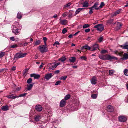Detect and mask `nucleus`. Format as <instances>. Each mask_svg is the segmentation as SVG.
Here are the masks:
<instances>
[{"instance_id":"nucleus-59","label":"nucleus","mask_w":128,"mask_h":128,"mask_svg":"<svg viewBox=\"0 0 128 128\" xmlns=\"http://www.w3.org/2000/svg\"><path fill=\"white\" fill-rule=\"evenodd\" d=\"M4 70H5V69H0V72H4Z\"/></svg>"},{"instance_id":"nucleus-8","label":"nucleus","mask_w":128,"mask_h":128,"mask_svg":"<svg viewBox=\"0 0 128 128\" xmlns=\"http://www.w3.org/2000/svg\"><path fill=\"white\" fill-rule=\"evenodd\" d=\"M119 121L121 122H124L127 120L126 118L124 116H120L119 118Z\"/></svg>"},{"instance_id":"nucleus-19","label":"nucleus","mask_w":128,"mask_h":128,"mask_svg":"<svg viewBox=\"0 0 128 128\" xmlns=\"http://www.w3.org/2000/svg\"><path fill=\"white\" fill-rule=\"evenodd\" d=\"M66 59L65 56H63L62 58L59 59L58 60L59 61H61L62 62H64Z\"/></svg>"},{"instance_id":"nucleus-45","label":"nucleus","mask_w":128,"mask_h":128,"mask_svg":"<svg viewBox=\"0 0 128 128\" xmlns=\"http://www.w3.org/2000/svg\"><path fill=\"white\" fill-rule=\"evenodd\" d=\"M43 39L44 41V42L45 43V44L47 46L46 44V41L47 40V38L46 37H44L43 38Z\"/></svg>"},{"instance_id":"nucleus-18","label":"nucleus","mask_w":128,"mask_h":128,"mask_svg":"<svg viewBox=\"0 0 128 128\" xmlns=\"http://www.w3.org/2000/svg\"><path fill=\"white\" fill-rule=\"evenodd\" d=\"M84 49H86V50H91V47L87 45H86V46H84L81 48V50H83Z\"/></svg>"},{"instance_id":"nucleus-14","label":"nucleus","mask_w":128,"mask_h":128,"mask_svg":"<svg viewBox=\"0 0 128 128\" xmlns=\"http://www.w3.org/2000/svg\"><path fill=\"white\" fill-rule=\"evenodd\" d=\"M122 56L123 57L121 58V59L123 60H126L128 59V54L126 53H124L123 54L122 53Z\"/></svg>"},{"instance_id":"nucleus-17","label":"nucleus","mask_w":128,"mask_h":128,"mask_svg":"<svg viewBox=\"0 0 128 128\" xmlns=\"http://www.w3.org/2000/svg\"><path fill=\"white\" fill-rule=\"evenodd\" d=\"M68 23V21L65 20H61L60 22V23L62 25H66Z\"/></svg>"},{"instance_id":"nucleus-36","label":"nucleus","mask_w":128,"mask_h":128,"mask_svg":"<svg viewBox=\"0 0 128 128\" xmlns=\"http://www.w3.org/2000/svg\"><path fill=\"white\" fill-rule=\"evenodd\" d=\"M67 76H61L60 77V80H66V78H67Z\"/></svg>"},{"instance_id":"nucleus-27","label":"nucleus","mask_w":128,"mask_h":128,"mask_svg":"<svg viewBox=\"0 0 128 128\" xmlns=\"http://www.w3.org/2000/svg\"><path fill=\"white\" fill-rule=\"evenodd\" d=\"M72 4L71 2H69L68 4L64 6V8L65 9L69 8L71 5Z\"/></svg>"},{"instance_id":"nucleus-51","label":"nucleus","mask_w":128,"mask_h":128,"mask_svg":"<svg viewBox=\"0 0 128 128\" xmlns=\"http://www.w3.org/2000/svg\"><path fill=\"white\" fill-rule=\"evenodd\" d=\"M108 51L106 50H102L101 52L102 54H105Z\"/></svg>"},{"instance_id":"nucleus-49","label":"nucleus","mask_w":128,"mask_h":128,"mask_svg":"<svg viewBox=\"0 0 128 128\" xmlns=\"http://www.w3.org/2000/svg\"><path fill=\"white\" fill-rule=\"evenodd\" d=\"M91 97L93 99H96L97 97V96L96 94H93L92 95Z\"/></svg>"},{"instance_id":"nucleus-43","label":"nucleus","mask_w":128,"mask_h":128,"mask_svg":"<svg viewBox=\"0 0 128 128\" xmlns=\"http://www.w3.org/2000/svg\"><path fill=\"white\" fill-rule=\"evenodd\" d=\"M62 82L61 81L59 80L57 81L55 84L56 86H58L60 85V84Z\"/></svg>"},{"instance_id":"nucleus-32","label":"nucleus","mask_w":128,"mask_h":128,"mask_svg":"<svg viewBox=\"0 0 128 128\" xmlns=\"http://www.w3.org/2000/svg\"><path fill=\"white\" fill-rule=\"evenodd\" d=\"M98 3H96L94 4V7L95 8V9L96 10H98L99 9V8H97L98 7Z\"/></svg>"},{"instance_id":"nucleus-55","label":"nucleus","mask_w":128,"mask_h":128,"mask_svg":"<svg viewBox=\"0 0 128 128\" xmlns=\"http://www.w3.org/2000/svg\"><path fill=\"white\" fill-rule=\"evenodd\" d=\"M16 66H14L12 67V70L14 71L15 70H16Z\"/></svg>"},{"instance_id":"nucleus-33","label":"nucleus","mask_w":128,"mask_h":128,"mask_svg":"<svg viewBox=\"0 0 128 128\" xmlns=\"http://www.w3.org/2000/svg\"><path fill=\"white\" fill-rule=\"evenodd\" d=\"M90 26V25L88 24H84L83 26V28H89Z\"/></svg>"},{"instance_id":"nucleus-46","label":"nucleus","mask_w":128,"mask_h":128,"mask_svg":"<svg viewBox=\"0 0 128 128\" xmlns=\"http://www.w3.org/2000/svg\"><path fill=\"white\" fill-rule=\"evenodd\" d=\"M82 60H86L87 59V58L86 57L84 56H82L80 58Z\"/></svg>"},{"instance_id":"nucleus-57","label":"nucleus","mask_w":128,"mask_h":128,"mask_svg":"<svg viewBox=\"0 0 128 128\" xmlns=\"http://www.w3.org/2000/svg\"><path fill=\"white\" fill-rule=\"evenodd\" d=\"M10 39L12 41L15 40L14 38V37H12L10 38Z\"/></svg>"},{"instance_id":"nucleus-7","label":"nucleus","mask_w":128,"mask_h":128,"mask_svg":"<svg viewBox=\"0 0 128 128\" xmlns=\"http://www.w3.org/2000/svg\"><path fill=\"white\" fill-rule=\"evenodd\" d=\"M52 73L48 74L46 75L44 77L47 80H49L52 76Z\"/></svg>"},{"instance_id":"nucleus-15","label":"nucleus","mask_w":128,"mask_h":128,"mask_svg":"<svg viewBox=\"0 0 128 128\" xmlns=\"http://www.w3.org/2000/svg\"><path fill=\"white\" fill-rule=\"evenodd\" d=\"M107 110L108 112H113L114 110V107L111 106H109L107 107Z\"/></svg>"},{"instance_id":"nucleus-64","label":"nucleus","mask_w":128,"mask_h":128,"mask_svg":"<svg viewBox=\"0 0 128 128\" xmlns=\"http://www.w3.org/2000/svg\"><path fill=\"white\" fill-rule=\"evenodd\" d=\"M72 68L74 69L76 68H78V66H74L72 67Z\"/></svg>"},{"instance_id":"nucleus-13","label":"nucleus","mask_w":128,"mask_h":128,"mask_svg":"<svg viewBox=\"0 0 128 128\" xmlns=\"http://www.w3.org/2000/svg\"><path fill=\"white\" fill-rule=\"evenodd\" d=\"M30 76L31 77H34L35 79H38L40 78V76L38 74H33L30 75Z\"/></svg>"},{"instance_id":"nucleus-9","label":"nucleus","mask_w":128,"mask_h":128,"mask_svg":"<svg viewBox=\"0 0 128 128\" xmlns=\"http://www.w3.org/2000/svg\"><path fill=\"white\" fill-rule=\"evenodd\" d=\"M99 46L98 44H96L94 45L92 47H91V48H92L91 50L93 51L96 50L98 48H99Z\"/></svg>"},{"instance_id":"nucleus-2","label":"nucleus","mask_w":128,"mask_h":128,"mask_svg":"<svg viewBox=\"0 0 128 128\" xmlns=\"http://www.w3.org/2000/svg\"><path fill=\"white\" fill-rule=\"evenodd\" d=\"M14 24L13 26L12 32L16 35L19 34L20 30L18 28L20 26V25L18 22Z\"/></svg>"},{"instance_id":"nucleus-53","label":"nucleus","mask_w":128,"mask_h":128,"mask_svg":"<svg viewBox=\"0 0 128 128\" xmlns=\"http://www.w3.org/2000/svg\"><path fill=\"white\" fill-rule=\"evenodd\" d=\"M90 30V28H88L86 29L85 30V32L86 33H88L89 32Z\"/></svg>"},{"instance_id":"nucleus-39","label":"nucleus","mask_w":128,"mask_h":128,"mask_svg":"<svg viewBox=\"0 0 128 128\" xmlns=\"http://www.w3.org/2000/svg\"><path fill=\"white\" fill-rule=\"evenodd\" d=\"M41 42L40 40L37 41L35 42V45L36 46L40 44Z\"/></svg>"},{"instance_id":"nucleus-25","label":"nucleus","mask_w":128,"mask_h":128,"mask_svg":"<svg viewBox=\"0 0 128 128\" xmlns=\"http://www.w3.org/2000/svg\"><path fill=\"white\" fill-rule=\"evenodd\" d=\"M123 48L124 49H128V42H126L124 45L122 46Z\"/></svg>"},{"instance_id":"nucleus-54","label":"nucleus","mask_w":128,"mask_h":128,"mask_svg":"<svg viewBox=\"0 0 128 128\" xmlns=\"http://www.w3.org/2000/svg\"><path fill=\"white\" fill-rule=\"evenodd\" d=\"M17 47V46L16 44H15L11 46L10 47L11 48H16Z\"/></svg>"},{"instance_id":"nucleus-35","label":"nucleus","mask_w":128,"mask_h":128,"mask_svg":"<svg viewBox=\"0 0 128 128\" xmlns=\"http://www.w3.org/2000/svg\"><path fill=\"white\" fill-rule=\"evenodd\" d=\"M22 17V15L20 12H18L17 15V18L18 19H21Z\"/></svg>"},{"instance_id":"nucleus-4","label":"nucleus","mask_w":128,"mask_h":128,"mask_svg":"<svg viewBox=\"0 0 128 128\" xmlns=\"http://www.w3.org/2000/svg\"><path fill=\"white\" fill-rule=\"evenodd\" d=\"M27 54V53H18L16 54V56L14 58V60H17L20 58H22L25 57Z\"/></svg>"},{"instance_id":"nucleus-24","label":"nucleus","mask_w":128,"mask_h":128,"mask_svg":"<svg viewBox=\"0 0 128 128\" xmlns=\"http://www.w3.org/2000/svg\"><path fill=\"white\" fill-rule=\"evenodd\" d=\"M84 9V8H79L78 10H77L76 12L75 15L76 16V14H78L80 12L82 11V10Z\"/></svg>"},{"instance_id":"nucleus-6","label":"nucleus","mask_w":128,"mask_h":128,"mask_svg":"<svg viewBox=\"0 0 128 128\" xmlns=\"http://www.w3.org/2000/svg\"><path fill=\"white\" fill-rule=\"evenodd\" d=\"M94 28L97 29L98 30L102 32L104 29V26L102 24H98L94 26Z\"/></svg>"},{"instance_id":"nucleus-28","label":"nucleus","mask_w":128,"mask_h":128,"mask_svg":"<svg viewBox=\"0 0 128 128\" xmlns=\"http://www.w3.org/2000/svg\"><path fill=\"white\" fill-rule=\"evenodd\" d=\"M123 52H118V51H116L115 52V53L117 55H119L120 56H122V55Z\"/></svg>"},{"instance_id":"nucleus-29","label":"nucleus","mask_w":128,"mask_h":128,"mask_svg":"<svg viewBox=\"0 0 128 128\" xmlns=\"http://www.w3.org/2000/svg\"><path fill=\"white\" fill-rule=\"evenodd\" d=\"M76 60V58L74 57H72L70 59V62H74Z\"/></svg>"},{"instance_id":"nucleus-52","label":"nucleus","mask_w":128,"mask_h":128,"mask_svg":"<svg viewBox=\"0 0 128 128\" xmlns=\"http://www.w3.org/2000/svg\"><path fill=\"white\" fill-rule=\"evenodd\" d=\"M103 40V37H102L98 39V41L100 42H102Z\"/></svg>"},{"instance_id":"nucleus-5","label":"nucleus","mask_w":128,"mask_h":128,"mask_svg":"<svg viewBox=\"0 0 128 128\" xmlns=\"http://www.w3.org/2000/svg\"><path fill=\"white\" fill-rule=\"evenodd\" d=\"M46 46L45 45L39 46L40 51L42 54L44 53V52H46L48 51V48L46 47Z\"/></svg>"},{"instance_id":"nucleus-30","label":"nucleus","mask_w":128,"mask_h":128,"mask_svg":"<svg viewBox=\"0 0 128 128\" xmlns=\"http://www.w3.org/2000/svg\"><path fill=\"white\" fill-rule=\"evenodd\" d=\"M70 97L71 96L70 95L68 94L65 96L64 99L66 101V100H69L70 98Z\"/></svg>"},{"instance_id":"nucleus-11","label":"nucleus","mask_w":128,"mask_h":128,"mask_svg":"<svg viewBox=\"0 0 128 128\" xmlns=\"http://www.w3.org/2000/svg\"><path fill=\"white\" fill-rule=\"evenodd\" d=\"M66 104V101L64 99H63L61 100L60 102V106L61 107H63L65 106Z\"/></svg>"},{"instance_id":"nucleus-34","label":"nucleus","mask_w":128,"mask_h":128,"mask_svg":"<svg viewBox=\"0 0 128 128\" xmlns=\"http://www.w3.org/2000/svg\"><path fill=\"white\" fill-rule=\"evenodd\" d=\"M114 19H110L107 21V23L109 24H111L114 21Z\"/></svg>"},{"instance_id":"nucleus-58","label":"nucleus","mask_w":128,"mask_h":128,"mask_svg":"<svg viewBox=\"0 0 128 128\" xmlns=\"http://www.w3.org/2000/svg\"><path fill=\"white\" fill-rule=\"evenodd\" d=\"M89 9L90 10H94V9H95V8L94 7V6H93L92 7L90 8H89Z\"/></svg>"},{"instance_id":"nucleus-16","label":"nucleus","mask_w":128,"mask_h":128,"mask_svg":"<svg viewBox=\"0 0 128 128\" xmlns=\"http://www.w3.org/2000/svg\"><path fill=\"white\" fill-rule=\"evenodd\" d=\"M1 109L4 111H7L9 110V106H2L1 107Z\"/></svg>"},{"instance_id":"nucleus-63","label":"nucleus","mask_w":128,"mask_h":128,"mask_svg":"<svg viewBox=\"0 0 128 128\" xmlns=\"http://www.w3.org/2000/svg\"><path fill=\"white\" fill-rule=\"evenodd\" d=\"M38 57V55L37 54L36 55L35 57V59H37Z\"/></svg>"},{"instance_id":"nucleus-10","label":"nucleus","mask_w":128,"mask_h":128,"mask_svg":"<svg viewBox=\"0 0 128 128\" xmlns=\"http://www.w3.org/2000/svg\"><path fill=\"white\" fill-rule=\"evenodd\" d=\"M97 80L95 76H94L91 80V82L93 84H96L97 83Z\"/></svg>"},{"instance_id":"nucleus-23","label":"nucleus","mask_w":128,"mask_h":128,"mask_svg":"<svg viewBox=\"0 0 128 128\" xmlns=\"http://www.w3.org/2000/svg\"><path fill=\"white\" fill-rule=\"evenodd\" d=\"M7 97L8 98H12L13 99H14L16 98H18V97H17L16 96H14L13 94L11 95L8 96H7Z\"/></svg>"},{"instance_id":"nucleus-61","label":"nucleus","mask_w":128,"mask_h":128,"mask_svg":"<svg viewBox=\"0 0 128 128\" xmlns=\"http://www.w3.org/2000/svg\"><path fill=\"white\" fill-rule=\"evenodd\" d=\"M93 13V12L92 11V10H90V11L89 12V13L90 14H92Z\"/></svg>"},{"instance_id":"nucleus-20","label":"nucleus","mask_w":128,"mask_h":128,"mask_svg":"<svg viewBox=\"0 0 128 128\" xmlns=\"http://www.w3.org/2000/svg\"><path fill=\"white\" fill-rule=\"evenodd\" d=\"M122 24L121 23L119 22L117 23V30L120 29L122 27Z\"/></svg>"},{"instance_id":"nucleus-56","label":"nucleus","mask_w":128,"mask_h":128,"mask_svg":"<svg viewBox=\"0 0 128 128\" xmlns=\"http://www.w3.org/2000/svg\"><path fill=\"white\" fill-rule=\"evenodd\" d=\"M60 71L59 70H58L55 71L54 73L56 74H58L59 73Z\"/></svg>"},{"instance_id":"nucleus-44","label":"nucleus","mask_w":128,"mask_h":128,"mask_svg":"<svg viewBox=\"0 0 128 128\" xmlns=\"http://www.w3.org/2000/svg\"><path fill=\"white\" fill-rule=\"evenodd\" d=\"M60 44L59 43V42H58L56 41L54 43L53 45L54 46H56V47H57V45H59Z\"/></svg>"},{"instance_id":"nucleus-22","label":"nucleus","mask_w":128,"mask_h":128,"mask_svg":"<svg viewBox=\"0 0 128 128\" xmlns=\"http://www.w3.org/2000/svg\"><path fill=\"white\" fill-rule=\"evenodd\" d=\"M121 10L122 9H120L119 10H117L114 14L113 16H116L117 15L120 14L121 12Z\"/></svg>"},{"instance_id":"nucleus-37","label":"nucleus","mask_w":128,"mask_h":128,"mask_svg":"<svg viewBox=\"0 0 128 128\" xmlns=\"http://www.w3.org/2000/svg\"><path fill=\"white\" fill-rule=\"evenodd\" d=\"M5 52H1L0 54V58H1L4 56L5 55Z\"/></svg>"},{"instance_id":"nucleus-62","label":"nucleus","mask_w":128,"mask_h":128,"mask_svg":"<svg viewBox=\"0 0 128 128\" xmlns=\"http://www.w3.org/2000/svg\"><path fill=\"white\" fill-rule=\"evenodd\" d=\"M72 14L71 13V14H70V15L68 16V17L69 18H71L72 17Z\"/></svg>"},{"instance_id":"nucleus-60","label":"nucleus","mask_w":128,"mask_h":128,"mask_svg":"<svg viewBox=\"0 0 128 128\" xmlns=\"http://www.w3.org/2000/svg\"><path fill=\"white\" fill-rule=\"evenodd\" d=\"M73 36V35L72 34H70V35L69 36L68 38H72Z\"/></svg>"},{"instance_id":"nucleus-26","label":"nucleus","mask_w":128,"mask_h":128,"mask_svg":"<svg viewBox=\"0 0 128 128\" xmlns=\"http://www.w3.org/2000/svg\"><path fill=\"white\" fill-rule=\"evenodd\" d=\"M89 5L87 1L85 2L83 4V6L84 7H88Z\"/></svg>"},{"instance_id":"nucleus-50","label":"nucleus","mask_w":128,"mask_h":128,"mask_svg":"<svg viewBox=\"0 0 128 128\" xmlns=\"http://www.w3.org/2000/svg\"><path fill=\"white\" fill-rule=\"evenodd\" d=\"M67 32V30L66 28H64L62 30V33L63 34H65Z\"/></svg>"},{"instance_id":"nucleus-41","label":"nucleus","mask_w":128,"mask_h":128,"mask_svg":"<svg viewBox=\"0 0 128 128\" xmlns=\"http://www.w3.org/2000/svg\"><path fill=\"white\" fill-rule=\"evenodd\" d=\"M32 79L31 78H30L27 80V82L28 84H30L32 82Z\"/></svg>"},{"instance_id":"nucleus-21","label":"nucleus","mask_w":128,"mask_h":128,"mask_svg":"<svg viewBox=\"0 0 128 128\" xmlns=\"http://www.w3.org/2000/svg\"><path fill=\"white\" fill-rule=\"evenodd\" d=\"M34 84H32L28 85L27 86V90H30L32 88Z\"/></svg>"},{"instance_id":"nucleus-47","label":"nucleus","mask_w":128,"mask_h":128,"mask_svg":"<svg viewBox=\"0 0 128 128\" xmlns=\"http://www.w3.org/2000/svg\"><path fill=\"white\" fill-rule=\"evenodd\" d=\"M68 14V12H66L63 14L62 15V16H63L64 17H65Z\"/></svg>"},{"instance_id":"nucleus-12","label":"nucleus","mask_w":128,"mask_h":128,"mask_svg":"<svg viewBox=\"0 0 128 128\" xmlns=\"http://www.w3.org/2000/svg\"><path fill=\"white\" fill-rule=\"evenodd\" d=\"M36 110L38 112L41 111L42 109V106L40 105H37L36 106Z\"/></svg>"},{"instance_id":"nucleus-38","label":"nucleus","mask_w":128,"mask_h":128,"mask_svg":"<svg viewBox=\"0 0 128 128\" xmlns=\"http://www.w3.org/2000/svg\"><path fill=\"white\" fill-rule=\"evenodd\" d=\"M40 116H36L35 118V120L36 121H39L40 119Z\"/></svg>"},{"instance_id":"nucleus-3","label":"nucleus","mask_w":128,"mask_h":128,"mask_svg":"<svg viewBox=\"0 0 128 128\" xmlns=\"http://www.w3.org/2000/svg\"><path fill=\"white\" fill-rule=\"evenodd\" d=\"M60 64V63H50L48 65V66L49 67L50 70H54L56 67Z\"/></svg>"},{"instance_id":"nucleus-40","label":"nucleus","mask_w":128,"mask_h":128,"mask_svg":"<svg viewBox=\"0 0 128 128\" xmlns=\"http://www.w3.org/2000/svg\"><path fill=\"white\" fill-rule=\"evenodd\" d=\"M124 73L125 75L128 76V75L127 74L128 73V70H125L124 71Z\"/></svg>"},{"instance_id":"nucleus-31","label":"nucleus","mask_w":128,"mask_h":128,"mask_svg":"<svg viewBox=\"0 0 128 128\" xmlns=\"http://www.w3.org/2000/svg\"><path fill=\"white\" fill-rule=\"evenodd\" d=\"M115 72V71L114 70H109V74L110 75L112 76Z\"/></svg>"},{"instance_id":"nucleus-1","label":"nucleus","mask_w":128,"mask_h":128,"mask_svg":"<svg viewBox=\"0 0 128 128\" xmlns=\"http://www.w3.org/2000/svg\"><path fill=\"white\" fill-rule=\"evenodd\" d=\"M99 57L101 59L104 60H117V58L114 56H111L109 55H101L99 56Z\"/></svg>"},{"instance_id":"nucleus-42","label":"nucleus","mask_w":128,"mask_h":128,"mask_svg":"<svg viewBox=\"0 0 128 128\" xmlns=\"http://www.w3.org/2000/svg\"><path fill=\"white\" fill-rule=\"evenodd\" d=\"M26 94L24 93L20 94V95L18 96H16L17 97H18V98L20 97H24L26 96Z\"/></svg>"},{"instance_id":"nucleus-48","label":"nucleus","mask_w":128,"mask_h":128,"mask_svg":"<svg viewBox=\"0 0 128 128\" xmlns=\"http://www.w3.org/2000/svg\"><path fill=\"white\" fill-rule=\"evenodd\" d=\"M105 5L104 3V2H101L100 5V8H102V7Z\"/></svg>"}]
</instances>
